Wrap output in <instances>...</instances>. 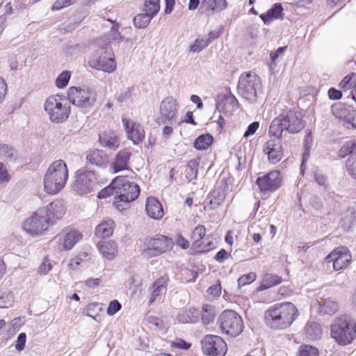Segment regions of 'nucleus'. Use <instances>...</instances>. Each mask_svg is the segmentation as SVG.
<instances>
[{"instance_id":"nucleus-38","label":"nucleus","mask_w":356,"mask_h":356,"mask_svg":"<svg viewBox=\"0 0 356 356\" xmlns=\"http://www.w3.org/2000/svg\"><path fill=\"white\" fill-rule=\"evenodd\" d=\"M213 138L209 134H202L200 136L194 143V146L197 149H207L213 143Z\"/></svg>"},{"instance_id":"nucleus-10","label":"nucleus","mask_w":356,"mask_h":356,"mask_svg":"<svg viewBox=\"0 0 356 356\" xmlns=\"http://www.w3.org/2000/svg\"><path fill=\"white\" fill-rule=\"evenodd\" d=\"M218 323L222 332L232 337H238L244 329L242 317L234 310L222 312L218 319Z\"/></svg>"},{"instance_id":"nucleus-2","label":"nucleus","mask_w":356,"mask_h":356,"mask_svg":"<svg viewBox=\"0 0 356 356\" xmlns=\"http://www.w3.org/2000/svg\"><path fill=\"white\" fill-rule=\"evenodd\" d=\"M304 127L305 123L300 113L294 109H286L271 122L269 134L275 138H281L284 131L289 134H296Z\"/></svg>"},{"instance_id":"nucleus-29","label":"nucleus","mask_w":356,"mask_h":356,"mask_svg":"<svg viewBox=\"0 0 356 356\" xmlns=\"http://www.w3.org/2000/svg\"><path fill=\"white\" fill-rule=\"evenodd\" d=\"M114 227L115 222L111 218H106L96 227L95 234L102 238L110 237L113 233Z\"/></svg>"},{"instance_id":"nucleus-11","label":"nucleus","mask_w":356,"mask_h":356,"mask_svg":"<svg viewBox=\"0 0 356 356\" xmlns=\"http://www.w3.org/2000/svg\"><path fill=\"white\" fill-rule=\"evenodd\" d=\"M172 239L169 236L157 234L145 238L142 255L147 259L156 257L166 252L172 247Z\"/></svg>"},{"instance_id":"nucleus-56","label":"nucleus","mask_w":356,"mask_h":356,"mask_svg":"<svg viewBox=\"0 0 356 356\" xmlns=\"http://www.w3.org/2000/svg\"><path fill=\"white\" fill-rule=\"evenodd\" d=\"M122 308L120 302L117 300H111L107 307L106 313L108 316H113Z\"/></svg>"},{"instance_id":"nucleus-63","label":"nucleus","mask_w":356,"mask_h":356,"mask_svg":"<svg viewBox=\"0 0 356 356\" xmlns=\"http://www.w3.org/2000/svg\"><path fill=\"white\" fill-rule=\"evenodd\" d=\"M172 346L175 348L187 350L191 347V343L182 339H177L172 343Z\"/></svg>"},{"instance_id":"nucleus-21","label":"nucleus","mask_w":356,"mask_h":356,"mask_svg":"<svg viewBox=\"0 0 356 356\" xmlns=\"http://www.w3.org/2000/svg\"><path fill=\"white\" fill-rule=\"evenodd\" d=\"M123 125L125 127L129 138L134 144H138L145 138V131L140 124L129 121L126 118L122 119Z\"/></svg>"},{"instance_id":"nucleus-58","label":"nucleus","mask_w":356,"mask_h":356,"mask_svg":"<svg viewBox=\"0 0 356 356\" xmlns=\"http://www.w3.org/2000/svg\"><path fill=\"white\" fill-rule=\"evenodd\" d=\"M17 151L12 145L0 144V156H13Z\"/></svg>"},{"instance_id":"nucleus-23","label":"nucleus","mask_w":356,"mask_h":356,"mask_svg":"<svg viewBox=\"0 0 356 356\" xmlns=\"http://www.w3.org/2000/svg\"><path fill=\"white\" fill-rule=\"evenodd\" d=\"M217 107L221 109L225 114L231 115L238 108V102L231 92H228L218 102Z\"/></svg>"},{"instance_id":"nucleus-44","label":"nucleus","mask_w":356,"mask_h":356,"mask_svg":"<svg viewBox=\"0 0 356 356\" xmlns=\"http://www.w3.org/2000/svg\"><path fill=\"white\" fill-rule=\"evenodd\" d=\"M356 74L351 73L346 76L339 83V86L343 91L348 90L355 86Z\"/></svg>"},{"instance_id":"nucleus-54","label":"nucleus","mask_w":356,"mask_h":356,"mask_svg":"<svg viewBox=\"0 0 356 356\" xmlns=\"http://www.w3.org/2000/svg\"><path fill=\"white\" fill-rule=\"evenodd\" d=\"M346 167L348 174L356 180V157H348Z\"/></svg>"},{"instance_id":"nucleus-31","label":"nucleus","mask_w":356,"mask_h":356,"mask_svg":"<svg viewBox=\"0 0 356 356\" xmlns=\"http://www.w3.org/2000/svg\"><path fill=\"white\" fill-rule=\"evenodd\" d=\"M283 8L281 3H275L266 13L260 15L265 24H269L273 19L282 18Z\"/></svg>"},{"instance_id":"nucleus-37","label":"nucleus","mask_w":356,"mask_h":356,"mask_svg":"<svg viewBox=\"0 0 356 356\" xmlns=\"http://www.w3.org/2000/svg\"><path fill=\"white\" fill-rule=\"evenodd\" d=\"M200 157H196L188 162L186 169V178L191 181L197 178Z\"/></svg>"},{"instance_id":"nucleus-20","label":"nucleus","mask_w":356,"mask_h":356,"mask_svg":"<svg viewBox=\"0 0 356 356\" xmlns=\"http://www.w3.org/2000/svg\"><path fill=\"white\" fill-rule=\"evenodd\" d=\"M82 238V234L77 230L72 229L63 234L56 236L54 240L56 241L62 248L60 250H70Z\"/></svg>"},{"instance_id":"nucleus-8","label":"nucleus","mask_w":356,"mask_h":356,"mask_svg":"<svg viewBox=\"0 0 356 356\" xmlns=\"http://www.w3.org/2000/svg\"><path fill=\"white\" fill-rule=\"evenodd\" d=\"M261 88V79L255 73L247 72L240 76L237 86L238 92L248 102H257V94Z\"/></svg>"},{"instance_id":"nucleus-40","label":"nucleus","mask_w":356,"mask_h":356,"mask_svg":"<svg viewBox=\"0 0 356 356\" xmlns=\"http://www.w3.org/2000/svg\"><path fill=\"white\" fill-rule=\"evenodd\" d=\"M154 15L145 12L136 15L134 18V24L136 27L139 29L145 28L150 22Z\"/></svg>"},{"instance_id":"nucleus-57","label":"nucleus","mask_w":356,"mask_h":356,"mask_svg":"<svg viewBox=\"0 0 356 356\" xmlns=\"http://www.w3.org/2000/svg\"><path fill=\"white\" fill-rule=\"evenodd\" d=\"M74 3V0H57L52 5L51 10L52 11L59 10L62 8L72 5Z\"/></svg>"},{"instance_id":"nucleus-25","label":"nucleus","mask_w":356,"mask_h":356,"mask_svg":"<svg viewBox=\"0 0 356 356\" xmlns=\"http://www.w3.org/2000/svg\"><path fill=\"white\" fill-rule=\"evenodd\" d=\"M200 310L195 307L180 309L177 318L181 323H196L200 321Z\"/></svg>"},{"instance_id":"nucleus-13","label":"nucleus","mask_w":356,"mask_h":356,"mask_svg":"<svg viewBox=\"0 0 356 356\" xmlns=\"http://www.w3.org/2000/svg\"><path fill=\"white\" fill-rule=\"evenodd\" d=\"M201 345L203 353L208 356H225L227 350V343L218 335H206Z\"/></svg>"},{"instance_id":"nucleus-3","label":"nucleus","mask_w":356,"mask_h":356,"mask_svg":"<svg viewBox=\"0 0 356 356\" xmlns=\"http://www.w3.org/2000/svg\"><path fill=\"white\" fill-rule=\"evenodd\" d=\"M69 174L66 163L63 160L54 161L44 176V189L50 195L59 193L65 186Z\"/></svg>"},{"instance_id":"nucleus-28","label":"nucleus","mask_w":356,"mask_h":356,"mask_svg":"<svg viewBox=\"0 0 356 356\" xmlns=\"http://www.w3.org/2000/svg\"><path fill=\"white\" fill-rule=\"evenodd\" d=\"M353 108L343 102H336L331 106L330 111L334 118L341 122H343L346 117L352 111Z\"/></svg>"},{"instance_id":"nucleus-52","label":"nucleus","mask_w":356,"mask_h":356,"mask_svg":"<svg viewBox=\"0 0 356 356\" xmlns=\"http://www.w3.org/2000/svg\"><path fill=\"white\" fill-rule=\"evenodd\" d=\"M343 124L348 129H356V109L352 110L348 117L343 122Z\"/></svg>"},{"instance_id":"nucleus-1","label":"nucleus","mask_w":356,"mask_h":356,"mask_svg":"<svg viewBox=\"0 0 356 356\" xmlns=\"http://www.w3.org/2000/svg\"><path fill=\"white\" fill-rule=\"evenodd\" d=\"M298 316L297 307L290 302L275 303L264 314L266 325L273 330H284L296 321Z\"/></svg>"},{"instance_id":"nucleus-43","label":"nucleus","mask_w":356,"mask_h":356,"mask_svg":"<svg viewBox=\"0 0 356 356\" xmlns=\"http://www.w3.org/2000/svg\"><path fill=\"white\" fill-rule=\"evenodd\" d=\"M116 186L117 183H114V179L112 180L111 184L105 188L101 189L97 194L99 199H104L110 195H115L116 197Z\"/></svg>"},{"instance_id":"nucleus-32","label":"nucleus","mask_w":356,"mask_h":356,"mask_svg":"<svg viewBox=\"0 0 356 356\" xmlns=\"http://www.w3.org/2000/svg\"><path fill=\"white\" fill-rule=\"evenodd\" d=\"M280 138L276 139L269 140L264 146V152L268 156H282L284 152L282 147L279 140Z\"/></svg>"},{"instance_id":"nucleus-55","label":"nucleus","mask_w":356,"mask_h":356,"mask_svg":"<svg viewBox=\"0 0 356 356\" xmlns=\"http://www.w3.org/2000/svg\"><path fill=\"white\" fill-rule=\"evenodd\" d=\"M338 309V305L336 302H332L330 303L327 302L323 305L321 306L320 312L326 314H332L335 313Z\"/></svg>"},{"instance_id":"nucleus-49","label":"nucleus","mask_w":356,"mask_h":356,"mask_svg":"<svg viewBox=\"0 0 356 356\" xmlns=\"http://www.w3.org/2000/svg\"><path fill=\"white\" fill-rule=\"evenodd\" d=\"M87 163L99 168H106L108 163V157H86Z\"/></svg>"},{"instance_id":"nucleus-14","label":"nucleus","mask_w":356,"mask_h":356,"mask_svg":"<svg viewBox=\"0 0 356 356\" xmlns=\"http://www.w3.org/2000/svg\"><path fill=\"white\" fill-rule=\"evenodd\" d=\"M49 225L43 211L39 209L24 222L23 229L29 234L35 236L42 234Z\"/></svg>"},{"instance_id":"nucleus-17","label":"nucleus","mask_w":356,"mask_h":356,"mask_svg":"<svg viewBox=\"0 0 356 356\" xmlns=\"http://www.w3.org/2000/svg\"><path fill=\"white\" fill-rule=\"evenodd\" d=\"M351 258V254L348 248L340 246L328 254L325 259V261L327 264L332 263L334 270H339L350 262Z\"/></svg>"},{"instance_id":"nucleus-64","label":"nucleus","mask_w":356,"mask_h":356,"mask_svg":"<svg viewBox=\"0 0 356 356\" xmlns=\"http://www.w3.org/2000/svg\"><path fill=\"white\" fill-rule=\"evenodd\" d=\"M221 284L220 280H218L216 283L209 287L207 291L210 295H212L215 297H218L221 294Z\"/></svg>"},{"instance_id":"nucleus-30","label":"nucleus","mask_w":356,"mask_h":356,"mask_svg":"<svg viewBox=\"0 0 356 356\" xmlns=\"http://www.w3.org/2000/svg\"><path fill=\"white\" fill-rule=\"evenodd\" d=\"M304 332L306 338L311 341L318 340L322 335L321 325L315 321H308L305 326Z\"/></svg>"},{"instance_id":"nucleus-59","label":"nucleus","mask_w":356,"mask_h":356,"mask_svg":"<svg viewBox=\"0 0 356 356\" xmlns=\"http://www.w3.org/2000/svg\"><path fill=\"white\" fill-rule=\"evenodd\" d=\"M176 244L182 250L188 248L190 243L188 239L184 238L181 233H177L175 236Z\"/></svg>"},{"instance_id":"nucleus-9","label":"nucleus","mask_w":356,"mask_h":356,"mask_svg":"<svg viewBox=\"0 0 356 356\" xmlns=\"http://www.w3.org/2000/svg\"><path fill=\"white\" fill-rule=\"evenodd\" d=\"M74 177L72 188L79 195H86L99 191L101 187L92 170L80 168L76 171Z\"/></svg>"},{"instance_id":"nucleus-6","label":"nucleus","mask_w":356,"mask_h":356,"mask_svg":"<svg viewBox=\"0 0 356 356\" xmlns=\"http://www.w3.org/2000/svg\"><path fill=\"white\" fill-rule=\"evenodd\" d=\"M90 67L111 73L116 69V62L111 47L106 44L99 47L88 60Z\"/></svg>"},{"instance_id":"nucleus-35","label":"nucleus","mask_w":356,"mask_h":356,"mask_svg":"<svg viewBox=\"0 0 356 356\" xmlns=\"http://www.w3.org/2000/svg\"><path fill=\"white\" fill-rule=\"evenodd\" d=\"M206 236V228L202 225H199L193 231L191 238L193 241V245L195 248H200L203 245L202 239Z\"/></svg>"},{"instance_id":"nucleus-39","label":"nucleus","mask_w":356,"mask_h":356,"mask_svg":"<svg viewBox=\"0 0 356 356\" xmlns=\"http://www.w3.org/2000/svg\"><path fill=\"white\" fill-rule=\"evenodd\" d=\"M130 157H115L111 164V170L113 173H118L122 170H129V161Z\"/></svg>"},{"instance_id":"nucleus-47","label":"nucleus","mask_w":356,"mask_h":356,"mask_svg":"<svg viewBox=\"0 0 356 356\" xmlns=\"http://www.w3.org/2000/svg\"><path fill=\"white\" fill-rule=\"evenodd\" d=\"M160 0H145L144 11L152 15H155L160 9Z\"/></svg>"},{"instance_id":"nucleus-15","label":"nucleus","mask_w":356,"mask_h":356,"mask_svg":"<svg viewBox=\"0 0 356 356\" xmlns=\"http://www.w3.org/2000/svg\"><path fill=\"white\" fill-rule=\"evenodd\" d=\"M282 179L280 172L273 170L256 179L255 184L257 185L259 191L266 194L273 193L282 186Z\"/></svg>"},{"instance_id":"nucleus-33","label":"nucleus","mask_w":356,"mask_h":356,"mask_svg":"<svg viewBox=\"0 0 356 356\" xmlns=\"http://www.w3.org/2000/svg\"><path fill=\"white\" fill-rule=\"evenodd\" d=\"M168 277H161L157 279L152 285V291L149 299V304H152L158 296L166 291Z\"/></svg>"},{"instance_id":"nucleus-16","label":"nucleus","mask_w":356,"mask_h":356,"mask_svg":"<svg viewBox=\"0 0 356 356\" xmlns=\"http://www.w3.org/2000/svg\"><path fill=\"white\" fill-rule=\"evenodd\" d=\"M232 179L229 177L222 176L216 182L214 190L207 197V199H209V203L211 209H216L222 204L227 193L229 190V185Z\"/></svg>"},{"instance_id":"nucleus-61","label":"nucleus","mask_w":356,"mask_h":356,"mask_svg":"<svg viewBox=\"0 0 356 356\" xmlns=\"http://www.w3.org/2000/svg\"><path fill=\"white\" fill-rule=\"evenodd\" d=\"M26 334L24 332H21L17 337V341L15 345V349L18 351H22L26 344Z\"/></svg>"},{"instance_id":"nucleus-41","label":"nucleus","mask_w":356,"mask_h":356,"mask_svg":"<svg viewBox=\"0 0 356 356\" xmlns=\"http://www.w3.org/2000/svg\"><path fill=\"white\" fill-rule=\"evenodd\" d=\"M339 156H356V140L346 142L340 149Z\"/></svg>"},{"instance_id":"nucleus-42","label":"nucleus","mask_w":356,"mask_h":356,"mask_svg":"<svg viewBox=\"0 0 356 356\" xmlns=\"http://www.w3.org/2000/svg\"><path fill=\"white\" fill-rule=\"evenodd\" d=\"M14 302V295L11 291H0V308H8Z\"/></svg>"},{"instance_id":"nucleus-22","label":"nucleus","mask_w":356,"mask_h":356,"mask_svg":"<svg viewBox=\"0 0 356 356\" xmlns=\"http://www.w3.org/2000/svg\"><path fill=\"white\" fill-rule=\"evenodd\" d=\"M145 211L147 216L154 220H160L164 215L161 204L156 197L152 196L146 200Z\"/></svg>"},{"instance_id":"nucleus-62","label":"nucleus","mask_w":356,"mask_h":356,"mask_svg":"<svg viewBox=\"0 0 356 356\" xmlns=\"http://www.w3.org/2000/svg\"><path fill=\"white\" fill-rule=\"evenodd\" d=\"M52 268L50 260L46 257L40 264L38 272L42 275H47Z\"/></svg>"},{"instance_id":"nucleus-45","label":"nucleus","mask_w":356,"mask_h":356,"mask_svg":"<svg viewBox=\"0 0 356 356\" xmlns=\"http://www.w3.org/2000/svg\"><path fill=\"white\" fill-rule=\"evenodd\" d=\"M318 350L311 345H301L299 347L297 356H318Z\"/></svg>"},{"instance_id":"nucleus-7","label":"nucleus","mask_w":356,"mask_h":356,"mask_svg":"<svg viewBox=\"0 0 356 356\" xmlns=\"http://www.w3.org/2000/svg\"><path fill=\"white\" fill-rule=\"evenodd\" d=\"M67 98L72 104L83 113H87L94 106L97 94L90 88L70 87L67 90Z\"/></svg>"},{"instance_id":"nucleus-46","label":"nucleus","mask_w":356,"mask_h":356,"mask_svg":"<svg viewBox=\"0 0 356 356\" xmlns=\"http://www.w3.org/2000/svg\"><path fill=\"white\" fill-rule=\"evenodd\" d=\"M309 204L314 209L320 213H323V210H325L327 213H329L331 210V209L329 208L328 207H324L321 197H318V195L312 196L310 198Z\"/></svg>"},{"instance_id":"nucleus-5","label":"nucleus","mask_w":356,"mask_h":356,"mask_svg":"<svg viewBox=\"0 0 356 356\" xmlns=\"http://www.w3.org/2000/svg\"><path fill=\"white\" fill-rule=\"evenodd\" d=\"M114 183H117L114 204L118 210H124V207L122 204L127 205L138 197L140 193V187L137 184L129 181L127 177L123 176L114 178Z\"/></svg>"},{"instance_id":"nucleus-19","label":"nucleus","mask_w":356,"mask_h":356,"mask_svg":"<svg viewBox=\"0 0 356 356\" xmlns=\"http://www.w3.org/2000/svg\"><path fill=\"white\" fill-rule=\"evenodd\" d=\"M40 209L43 211L45 218L51 225L60 220L66 212L63 200H56Z\"/></svg>"},{"instance_id":"nucleus-18","label":"nucleus","mask_w":356,"mask_h":356,"mask_svg":"<svg viewBox=\"0 0 356 356\" xmlns=\"http://www.w3.org/2000/svg\"><path fill=\"white\" fill-rule=\"evenodd\" d=\"M178 103L172 97H167L160 104V120L164 124L176 122Z\"/></svg>"},{"instance_id":"nucleus-24","label":"nucleus","mask_w":356,"mask_h":356,"mask_svg":"<svg viewBox=\"0 0 356 356\" xmlns=\"http://www.w3.org/2000/svg\"><path fill=\"white\" fill-rule=\"evenodd\" d=\"M227 0H202L200 9L208 15L220 13L227 8Z\"/></svg>"},{"instance_id":"nucleus-50","label":"nucleus","mask_w":356,"mask_h":356,"mask_svg":"<svg viewBox=\"0 0 356 356\" xmlns=\"http://www.w3.org/2000/svg\"><path fill=\"white\" fill-rule=\"evenodd\" d=\"M256 280V274L254 273H249L241 275L237 280L238 286L240 288L243 286L250 284Z\"/></svg>"},{"instance_id":"nucleus-53","label":"nucleus","mask_w":356,"mask_h":356,"mask_svg":"<svg viewBox=\"0 0 356 356\" xmlns=\"http://www.w3.org/2000/svg\"><path fill=\"white\" fill-rule=\"evenodd\" d=\"M313 145V140L312 134L310 131H307L306 134L305 138H304V143H303V149L304 152L302 153V156H309L310 154V150Z\"/></svg>"},{"instance_id":"nucleus-12","label":"nucleus","mask_w":356,"mask_h":356,"mask_svg":"<svg viewBox=\"0 0 356 356\" xmlns=\"http://www.w3.org/2000/svg\"><path fill=\"white\" fill-rule=\"evenodd\" d=\"M44 110L52 122L60 123L65 121L70 115V108L63 104L56 97H48L44 103Z\"/></svg>"},{"instance_id":"nucleus-51","label":"nucleus","mask_w":356,"mask_h":356,"mask_svg":"<svg viewBox=\"0 0 356 356\" xmlns=\"http://www.w3.org/2000/svg\"><path fill=\"white\" fill-rule=\"evenodd\" d=\"M70 79V74L69 72L64 71L56 79V86L59 88H63L68 84Z\"/></svg>"},{"instance_id":"nucleus-26","label":"nucleus","mask_w":356,"mask_h":356,"mask_svg":"<svg viewBox=\"0 0 356 356\" xmlns=\"http://www.w3.org/2000/svg\"><path fill=\"white\" fill-rule=\"evenodd\" d=\"M100 145L109 150H115L120 145V139L115 132L105 131L99 136Z\"/></svg>"},{"instance_id":"nucleus-48","label":"nucleus","mask_w":356,"mask_h":356,"mask_svg":"<svg viewBox=\"0 0 356 356\" xmlns=\"http://www.w3.org/2000/svg\"><path fill=\"white\" fill-rule=\"evenodd\" d=\"M209 44V40H204V38H197L190 46V51L193 53H199L205 49Z\"/></svg>"},{"instance_id":"nucleus-4","label":"nucleus","mask_w":356,"mask_h":356,"mask_svg":"<svg viewBox=\"0 0 356 356\" xmlns=\"http://www.w3.org/2000/svg\"><path fill=\"white\" fill-rule=\"evenodd\" d=\"M330 331L332 338L337 344H350L356 338V322L348 315H341L334 321Z\"/></svg>"},{"instance_id":"nucleus-34","label":"nucleus","mask_w":356,"mask_h":356,"mask_svg":"<svg viewBox=\"0 0 356 356\" xmlns=\"http://www.w3.org/2000/svg\"><path fill=\"white\" fill-rule=\"evenodd\" d=\"M216 316V307L213 305L204 304L200 310V317L202 323L204 325L211 324Z\"/></svg>"},{"instance_id":"nucleus-27","label":"nucleus","mask_w":356,"mask_h":356,"mask_svg":"<svg viewBox=\"0 0 356 356\" xmlns=\"http://www.w3.org/2000/svg\"><path fill=\"white\" fill-rule=\"evenodd\" d=\"M97 247L103 257L108 260H113L118 254V245L113 241H99Z\"/></svg>"},{"instance_id":"nucleus-36","label":"nucleus","mask_w":356,"mask_h":356,"mask_svg":"<svg viewBox=\"0 0 356 356\" xmlns=\"http://www.w3.org/2000/svg\"><path fill=\"white\" fill-rule=\"evenodd\" d=\"M282 282V278L275 274L267 273L262 280V282L259 286L260 290H266L273 286L280 284Z\"/></svg>"},{"instance_id":"nucleus-60","label":"nucleus","mask_w":356,"mask_h":356,"mask_svg":"<svg viewBox=\"0 0 356 356\" xmlns=\"http://www.w3.org/2000/svg\"><path fill=\"white\" fill-rule=\"evenodd\" d=\"M314 177L315 181L320 186H325L327 184V177L320 172L318 168L314 170Z\"/></svg>"}]
</instances>
